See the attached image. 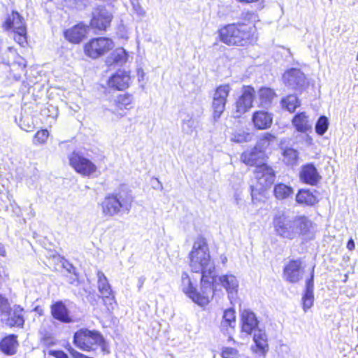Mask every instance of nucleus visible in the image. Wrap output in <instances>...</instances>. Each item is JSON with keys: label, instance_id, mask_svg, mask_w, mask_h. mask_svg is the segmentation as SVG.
I'll return each instance as SVG.
<instances>
[{"label": "nucleus", "instance_id": "nucleus-1", "mask_svg": "<svg viewBox=\"0 0 358 358\" xmlns=\"http://www.w3.org/2000/svg\"><path fill=\"white\" fill-rule=\"evenodd\" d=\"M192 271L201 273L200 291L193 285L187 272L181 275V289L193 302L203 307L213 299L217 284V274L214 262L211 260L207 241L199 236L189 254Z\"/></svg>", "mask_w": 358, "mask_h": 358}, {"label": "nucleus", "instance_id": "nucleus-2", "mask_svg": "<svg viewBox=\"0 0 358 358\" xmlns=\"http://www.w3.org/2000/svg\"><path fill=\"white\" fill-rule=\"evenodd\" d=\"M272 224L276 235L282 238L311 240L314 237V224L305 215H293L288 212L278 211L273 217Z\"/></svg>", "mask_w": 358, "mask_h": 358}, {"label": "nucleus", "instance_id": "nucleus-3", "mask_svg": "<svg viewBox=\"0 0 358 358\" xmlns=\"http://www.w3.org/2000/svg\"><path fill=\"white\" fill-rule=\"evenodd\" d=\"M252 15L247 13L241 21L222 26L218 30L219 40L228 46H245L257 39V29L254 21L250 19Z\"/></svg>", "mask_w": 358, "mask_h": 358}, {"label": "nucleus", "instance_id": "nucleus-4", "mask_svg": "<svg viewBox=\"0 0 358 358\" xmlns=\"http://www.w3.org/2000/svg\"><path fill=\"white\" fill-rule=\"evenodd\" d=\"M133 197L124 185H122L113 193L107 194L101 202L102 214L105 217H113L122 212H129Z\"/></svg>", "mask_w": 358, "mask_h": 358}, {"label": "nucleus", "instance_id": "nucleus-5", "mask_svg": "<svg viewBox=\"0 0 358 358\" xmlns=\"http://www.w3.org/2000/svg\"><path fill=\"white\" fill-rule=\"evenodd\" d=\"M259 320L255 313L244 310L241 313V330L247 335L253 334V341L257 350L266 352L268 350L267 335L264 329L259 327Z\"/></svg>", "mask_w": 358, "mask_h": 358}, {"label": "nucleus", "instance_id": "nucleus-6", "mask_svg": "<svg viewBox=\"0 0 358 358\" xmlns=\"http://www.w3.org/2000/svg\"><path fill=\"white\" fill-rule=\"evenodd\" d=\"M73 343L83 351L94 350L99 346L103 353H109L108 345L102 334L94 330L80 329L73 334Z\"/></svg>", "mask_w": 358, "mask_h": 358}, {"label": "nucleus", "instance_id": "nucleus-7", "mask_svg": "<svg viewBox=\"0 0 358 358\" xmlns=\"http://www.w3.org/2000/svg\"><path fill=\"white\" fill-rule=\"evenodd\" d=\"M3 27L6 31L14 34L15 41L21 47H26L27 41V29L23 17L17 11H12L7 15L3 22Z\"/></svg>", "mask_w": 358, "mask_h": 358}, {"label": "nucleus", "instance_id": "nucleus-8", "mask_svg": "<svg viewBox=\"0 0 358 358\" xmlns=\"http://www.w3.org/2000/svg\"><path fill=\"white\" fill-rule=\"evenodd\" d=\"M113 15L106 6L96 5L90 13L88 28L94 33L106 32L111 26Z\"/></svg>", "mask_w": 358, "mask_h": 358}, {"label": "nucleus", "instance_id": "nucleus-9", "mask_svg": "<svg viewBox=\"0 0 358 358\" xmlns=\"http://www.w3.org/2000/svg\"><path fill=\"white\" fill-rule=\"evenodd\" d=\"M115 47L113 41L108 37H93L83 45L85 55L92 59H96L108 55Z\"/></svg>", "mask_w": 358, "mask_h": 358}, {"label": "nucleus", "instance_id": "nucleus-10", "mask_svg": "<svg viewBox=\"0 0 358 358\" xmlns=\"http://www.w3.org/2000/svg\"><path fill=\"white\" fill-rule=\"evenodd\" d=\"M231 90V87L229 83L220 84L214 89L211 105L214 120L217 121L225 110Z\"/></svg>", "mask_w": 358, "mask_h": 358}, {"label": "nucleus", "instance_id": "nucleus-11", "mask_svg": "<svg viewBox=\"0 0 358 358\" xmlns=\"http://www.w3.org/2000/svg\"><path fill=\"white\" fill-rule=\"evenodd\" d=\"M256 91L252 85H243L241 93L234 102V117L239 118L248 112L252 107Z\"/></svg>", "mask_w": 358, "mask_h": 358}, {"label": "nucleus", "instance_id": "nucleus-12", "mask_svg": "<svg viewBox=\"0 0 358 358\" xmlns=\"http://www.w3.org/2000/svg\"><path fill=\"white\" fill-rule=\"evenodd\" d=\"M3 61L9 66L10 72L14 78H18L22 73L25 72L26 60L17 52L14 48L9 47L8 48L4 54Z\"/></svg>", "mask_w": 358, "mask_h": 358}, {"label": "nucleus", "instance_id": "nucleus-13", "mask_svg": "<svg viewBox=\"0 0 358 358\" xmlns=\"http://www.w3.org/2000/svg\"><path fill=\"white\" fill-rule=\"evenodd\" d=\"M89 28L84 22H78L71 27L63 31V36L66 41L73 45L80 44L87 37Z\"/></svg>", "mask_w": 358, "mask_h": 358}, {"label": "nucleus", "instance_id": "nucleus-14", "mask_svg": "<svg viewBox=\"0 0 358 358\" xmlns=\"http://www.w3.org/2000/svg\"><path fill=\"white\" fill-rule=\"evenodd\" d=\"M131 81L130 71L118 69L108 78L106 83L111 90L124 91L129 87Z\"/></svg>", "mask_w": 358, "mask_h": 358}, {"label": "nucleus", "instance_id": "nucleus-15", "mask_svg": "<svg viewBox=\"0 0 358 358\" xmlns=\"http://www.w3.org/2000/svg\"><path fill=\"white\" fill-rule=\"evenodd\" d=\"M24 308L20 305L15 304L10 306L9 310L6 312L1 320L6 326L10 327H22L24 324Z\"/></svg>", "mask_w": 358, "mask_h": 358}, {"label": "nucleus", "instance_id": "nucleus-16", "mask_svg": "<svg viewBox=\"0 0 358 358\" xmlns=\"http://www.w3.org/2000/svg\"><path fill=\"white\" fill-rule=\"evenodd\" d=\"M254 173L258 182L265 189L269 188L275 181V171L271 166L265 163L257 165Z\"/></svg>", "mask_w": 358, "mask_h": 358}, {"label": "nucleus", "instance_id": "nucleus-17", "mask_svg": "<svg viewBox=\"0 0 358 358\" xmlns=\"http://www.w3.org/2000/svg\"><path fill=\"white\" fill-rule=\"evenodd\" d=\"M251 122L256 130H266L273 123V114L264 110H255L251 117Z\"/></svg>", "mask_w": 358, "mask_h": 358}, {"label": "nucleus", "instance_id": "nucleus-18", "mask_svg": "<svg viewBox=\"0 0 358 358\" xmlns=\"http://www.w3.org/2000/svg\"><path fill=\"white\" fill-rule=\"evenodd\" d=\"M50 313L52 317L64 324H69L75 322L73 317L71 315L70 310L61 300L53 303L50 306Z\"/></svg>", "mask_w": 358, "mask_h": 358}, {"label": "nucleus", "instance_id": "nucleus-19", "mask_svg": "<svg viewBox=\"0 0 358 358\" xmlns=\"http://www.w3.org/2000/svg\"><path fill=\"white\" fill-rule=\"evenodd\" d=\"M97 278L99 292L101 294V298L103 299L105 305L107 306L108 309H109V306H112L113 302H115V296L110 285L109 284L106 276L102 271H99L97 272Z\"/></svg>", "mask_w": 358, "mask_h": 358}, {"label": "nucleus", "instance_id": "nucleus-20", "mask_svg": "<svg viewBox=\"0 0 358 358\" xmlns=\"http://www.w3.org/2000/svg\"><path fill=\"white\" fill-rule=\"evenodd\" d=\"M134 96L130 93H123L118 94L113 100V113L123 117L126 115L127 111L133 108Z\"/></svg>", "mask_w": 358, "mask_h": 358}, {"label": "nucleus", "instance_id": "nucleus-21", "mask_svg": "<svg viewBox=\"0 0 358 358\" xmlns=\"http://www.w3.org/2000/svg\"><path fill=\"white\" fill-rule=\"evenodd\" d=\"M301 264L299 259L289 261L283 269L285 280L291 283L298 282L302 278Z\"/></svg>", "mask_w": 358, "mask_h": 358}, {"label": "nucleus", "instance_id": "nucleus-22", "mask_svg": "<svg viewBox=\"0 0 358 358\" xmlns=\"http://www.w3.org/2000/svg\"><path fill=\"white\" fill-rule=\"evenodd\" d=\"M314 270L315 266L311 269L310 277L306 280L305 289L302 296L303 309L304 312H307L314 303Z\"/></svg>", "mask_w": 358, "mask_h": 358}, {"label": "nucleus", "instance_id": "nucleus-23", "mask_svg": "<svg viewBox=\"0 0 358 358\" xmlns=\"http://www.w3.org/2000/svg\"><path fill=\"white\" fill-rule=\"evenodd\" d=\"M71 166L76 172L89 176L96 169V166L89 158H69Z\"/></svg>", "mask_w": 358, "mask_h": 358}, {"label": "nucleus", "instance_id": "nucleus-24", "mask_svg": "<svg viewBox=\"0 0 358 358\" xmlns=\"http://www.w3.org/2000/svg\"><path fill=\"white\" fill-rule=\"evenodd\" d=\"M219 283L226 289L230 300L237 296L239 286L238 280L232 274H224L219 276Z\"/></svg>", "mask_w": 358, "mask_h": 358}, {"label": "nucleus", "instance_id": "nucleus-25", "mask_svg": "<svg viewBox=\"0 0 358 358\" xmlns=\"http://www.w3.org/2000/svg\"><path fill=\"white\" fill-rule=\"evenodd\" d=\"M236 312L232 308L226 309L223 312L222 320L220 324V331L224 335H230L236 327Z\"/></svg>", "mask_w": 358, "mask_h": 358}, {"label": "nucleus", "instance_id": "nucleus-26", "mask_svg": "<svg viewBox=\"0 0 358 358\" xmlns=\"http://www.w3.org/2000/svg\"><path fill=\"white\" fill-rule=\"evenodd\" d=\"M286 83L292 89L297 90L304 87L306 76L299 69H291L285 73Z\"/></svg>", "mask_w": 358, "mask_h": 358}, {"label": "nucleus", "instance_id": "nucleus-27", "mask_svg": "<svg viewBox=\"0 0 358 358\" xmlns=\"http://www.w3.org/2000/svg\"><path fill=\"white\" fill-rule=\"evenodd\" d=\"M275 140L276 136L274 134L269 132L263 134L254 146L250 155L256 157L259 154H264Z\"/></svg>", "mask_w": 358, "mask_h": 358}, {"label": "nucleus", "instance_id": "nucleus-28", "mask_svg": "<svg viewBox=\"0 0 358 358\" xmlns=\"http://www.w3.org/2000/svg\"><path fill=\"white\" fill-rule=\"evenodd\" d=\"M321 177L313 164L304 165L300 172L301 180L310 185H315L320 181Z\"/></svg>", "mask_w": 358, "mask_h": 358}, {"label": "nucleus", "instance_id": "nucleus-29", "mask_svg": "<svg viewBox=\"0 0 358 358\" xmlns=\"http://www.w3.org/2000/svg\"><path fill=\"white\" fill-rule=\"evenodd\" d=\"M292 126L300 133H307L312 129V124L306 112H299L292 119Z\"/></svg>", "mask_w": 358, "mask_h": 358}, {"label": "nucleus", "instance_id": "nucleus-30", "mask_svg": "<svg viewBox=\"0 0 358 358\" xmlns=\"http://www.w3.org/2000/svg\"><path fill=\"white\" fill-rule=\"evenodd\" d=\"M18 346L17 336L15 334H9L0 341V351L7 356L14 355Z\"/></svg>", "mask_w": 358, "mask_h": 358}, {"label": "nucleus", "instance_id": "nucleus-31", "mask_svg": "<svg viewBox=\"0 0 358 358\" xmlns=\"http://www.w3.org/2000/svg\"><path fill=\"white\" fill-rule=\"evenodd\" d=\"M106 57V63L108 66H112L117 64L126 63L128 60V53L122 47L113 48Z\"/></svg>", "mask_w": 358, "mask_h": 358}, {"label": "nucleus", "instance_id": "nucleus-32", "mask_svg": "<svg viewBox=\"0 0 358 358\" xmlns=\"http://www.w3.org/2000/svg\"><path fill=\"white\" fill-rule=\"evenodd\" d=\"M296 201L300 205L314 206L318 199L308 189H301L296 195Z\"/></svg>", "mask_w": 358, "mask_h": 358}, {"label": "nucleus", "instance_id": "nucleus-33", "mask_svg": "<svg viewBox=\"0 0 358 358\" xmlns=\"http://www.w3.org/2000/svg\"><path fill=\"white\" fill-rule=\"evenodd\" d=\"M259 106H269L277 96L275 91L267 87H262L258 90Z\"/></svg>", "mask_w": 358, "mask_h": 358}, {"label": "nucleus", "instance_id": "nucleus-34", "mask_svg": "<svg viewBox=\"0 0 358 358\" xmlns=\"http://www.w3.org/2000/svg\"><path fill=\"white\" fill-rule=\"evenodd\" d=\"M294 194L293 188L286 184L279 182L275 185L273 194L278 200H283L289 198Z\"/></svg>", "mask_w": 358, "mask_h": 358}, {"label": "nucleus", "instance_id": "nucleus-35", "mask_svg": "<svg viewBox=\"0 0 358 358\" xmlns=\"http://www.w3.org/2000/svg\"><path fill=\"white\" fill-rule=\"evenodd\" d=\"M282 107L289 113H294L301 105L300 101L296 95L289 94L281 100Z\"/></svg>", "mask_w": 358, "mask_h": 358}, {"label": "nucleus", "instance_id": "nucleus-36", "mask_svg": "<svg viewBox=\"0 0 358 358\" xmlns=\"http://www.w3.org/2000/svg\"><path fill=\"white\" fill-rule=\"evenodd\" d=\"M329 126L328 118L324 115H321L317 119L315 124V132L318 135H323L326 133Z\"/></svg>", "mask_w": 358, "mask_h": 358}, {"label": "nucleus", "instance_id": "nucleus-37", "mask_svg": "<svg viewBox=\"0 0 358 358\" xmlns=\"http://www.w3.org/2000/svg\"><path fill=\"white\" fill-rule=\"evenodd\" d=\"M50 133L46 129H41L38 130L33 137V143L35 145L45 144L49 137Z\"/></svg>", "mask_w": 358, "mask_h": 358}, {"label": "nucleus", "instance_id": "nucleus-38", "mask_svg": "<svg viewBox=\"0 0 358 358\" xmlns=\"http://www.w3.org/2000/svg\"><path fill=\"white\" fill-rule=\"evenodd\" d=\"M41 334H42L41 341L43 345L50 347L55 345V341L51 333L45 331L43 334L42 332Z\"/></svg>", "mask_w": 358, "mask_h": 358}, {"label": "nucleus", "instance_id": "nucleus-39", "mask_svg": "<svg viewBox=\"0 0 358 358\" xmlns=\"http://www.w3.org/2000/svg\"><path fill=\"white\" fill-rule=\"evenodd\" d=\"M10 304L8 301V299L0 294V317L1 318L3 315H6V312L9 310Z\"/></svg>", "mask_w": 358, "mask_h": 358}, {"label": "nucleus", "instance_id": "nucleus-40", "mask_svg": "<svg viewBox=\"0 0 358 358\" xmlns=\"http://www.w3.org/2000/svg\"><path fill=\"white\" fill-rule=\"evenodd\" d=\"M238 351L233 348H224L222 352V358H238Z\"/></svg>", "mask_w": 358, "mask_h": 358}, {"label": "nucleus", "instance_id": "nucleus-41", "mask_svg": "<svg viewBox=\"0 0 358 358\" xmlns=\"http://www.w3.org/2000/svg\"><path fill=\"white\" fill-rule=\"evenodd\" d=\"M282 154L284 157H297L298 152L292 148L287 147L283 150Z\"/></svg>", "mask_w": 358, "mask_h": 358}, {"label": "nucleus", "instance_id": "nucleus-42", "mask_svg": "<svg viewBox=\"0 0 358 358\" xmlns=\"http://www.w3.org/2000/svg\"><path fill=\"white\" fill-rule=\"evenodd\" d=\"M101 296L98 295V294H90L87 296V300L90 303L91 305H92L93 306H96L97 304V301L98 300L101 298Z\"/></svg>", "mask_w": 358, "mask_h": 358}, {"label": "nucleus", "instance_id": "nucleus-43", "mask_svg": "<svg viewBox=\"0 0 358 358\" xmlns=\"http://www.w3.org/2000/svg\"><path fill=\"white\" fill-rule=\"evenodd\" d=\"M64 267L66 268V270L69 273H73L74 274L76 277H77V275H76V268L73 266V264H71V263L69 262H66V264H64Z\"/></svg>", "mask_w": 358, "mask_h": 358}, {"label": "nucleus", "instance_id": "nucleus-44", "mask_svg": "<svg viewBox=\"0 0 358 358\" xmlns=\"http://www.w3.org/2000/svg\"><path fill=\"white\" fill-rule=\"evenodd\" d=\"M51 354L56 358H69L68 355L62 350L53 351Z\"/></svg>", "mask_w": 358, "mask_h": 358}, {"label": "nucleus", "instance_id": "nucleus-45", "mask_svg": "<svg viewBox=\"0 0 358 358\" xmlns=\"http://www.w3.org/2000/svg\"><path fill=\"white\" fill-rule=\"evenodd\" d=\"M238 2L243 4H250L256 3H262L264 0H236Z\"/></svg>", "mask_w": 358, "mask_h": 358}, {"label": "nucleus", "instance_id": "nucleus-46", "mask_svg": "<svg viewBox=\"0 0 358 358\" xmlns=\"http://www.w3.org/2000/svg\"><path fill=\"white\" fill-rule=\"evenodd\" d=\"M355 241L352 238H350L347 243V248L352 251L355 249Z\"/></svg>", "mask_w": 358, "mask_h": 358}, {"label": "nucleus", "instance_id": "nucleus-47", "mask_svg": "<svg viewBox=\"0 0 358 358\" xmlns=\"http://www.w3.org/2000/svg\"><path fill=\"white\" fill-rule=\"evenodd\" d=\"M146 278L145 276H141L138 278V291L141 290V289L142 288L145 281Z\"/></svg>", "mask_w": 358, "mask_h": 358}, {"label": "nucleus", "instance_id": "nucleus-48", "mask_svg": "<svg viewBox=\"0 0 358 358\" xmlns=\"http://www.w3.org/2000/svg\"><path fill=\"white\" fill-rule=\"evenodd\" d=\"M243 160L242 162L246 164H252L253 163L255 162V160L257 159V158H250V157H248V158H242Z\"/></svg>", "mask_w": 358, "mask_h": 358}, {"label": "nucleus", "instance_id": "nucleus-49", "mask_svg": "<svg viewBox=\"0 0 358 358\" xmlns=\"http://www.w3.org/2000/svg\"><path fill=\"white\" fill-rule=\"evenodd\" d=\"M22 128L25 130L27 132H30V131H32L34 129V125L33 124H27V125H25V124H22Z\"/></svg>", "mask_w": 358, "mask_h": 358}, {"label": "nucleus", "instance_id": "nucleus-50", "mask_svg": "<svg viewBox=\"0 0 358 358\" xmlns=\"http://www.w3.org/2000/svg\"><path fill=\"white\" fill-rule=\"evenodd\" d=\"M250 191H251L252 199V201H254L255 195L256 194V189H255V187L252 185H250Z\"/></svg>", "mask_w": 358, "mask_h": 358}, {"label": "nucleus", "instance_id": "nucleus-51", "mask_svg": "<svg viewBox=\"0 0 358 358\" xmlns=\"http://www.w3.org/2000/svg\"><path fill=\"white\" fill-rule=\"evenodd\" d=\"M5 255V250L3 248V245L0 243V255L4 256Z\"/></svg>", "mask_w": 358, "mask_h": 358}, {"label": "nucleus", "instance_id": "nucleus-52", "mask_svg": "<svg viewBox=\"0 0 358 358\" xmlns=\"http://www.w3.org/2000/svg\"><path fill=\"white\" fill-rule=\"evenodd\" d=\"M249 136V134L247 133L243 136H242L243 137L242 138H238L236 141H241L242 140H245L246 136Z\"/></svg>", "mask_w": 358, "mask_h": 358}, {"label": "nucleus", "instance_id": "nucleus-53", "mask_svg": "<svg viewBox=\"0 0 358 358\" xmlns=\"http://www.w3.org/2000/svg\"><path fill=\"white\" fill-rule=\"evenodd\" d=\"M222 262L223 264H225V262L227 261V258L226 257H222Z\"/></svg>", "mask_w": 358, "mask_h": 358}, {"label": "nucleus", "instance_id": "nucleus-54", "mask_svg": "<svg viewBox=\"0 0 358 358\" xmlns=\"http://www.w3.org/2000/svg\"><path fill=\"white\" fill-rule=\"evenodd\" d=\"M357 60H358V54H357Z\"/></svg>", "mask_w": 358, "mask_h": 358}]
</instances>
